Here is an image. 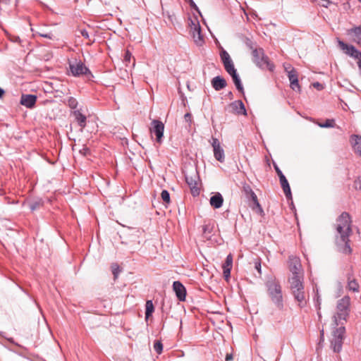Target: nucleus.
I'll return each mask as SVG.
<instances>
[{
  "label": "nucleus",
  "instance_id": "79ce46f5",
  "mask_svg": "<svg viewBox=\"0 0 361 361\" xmlns=\"http://www.w3.org/2000/svg\"><path fill=\"white\" fill-rule=\"evenodd\" d=\"M184 118L185 122L188 123L189 126H190L192 123V114L190 113H186L184 116Z\"/></svg>",
  "mask_w": 361,
  "mask_h": 361
},
{
  "label": "nucleus",
  "instance_id": "20e7f679",
  "mask_svg": "<svg viewBox=\"0 0 361 361\" xmlns=\"http://www.w3.org/2000/svg\"><path fill=\"white\" fill-rule=\"evenodd\" d=\"M350 298L349 296H344L338 300L336 305V313L333 317L334 325L338 326L343 321H347L350 314Z\"/></svg>",
  "mask_w": 361,
  "mask_h": 361
},
{
  "label": "nucleus",
  "instance_id": "9d476101",
  "mask_svg": "<svg viewBox=\"0 0 361 361\" xmlns=\"http://www.w3.org/2000/svg\"><path fill=\"white\" fill-rule=\"evenodd\" d=\"M220 57H221V60L224 64L226 71L229 75H231V74L237 72L236 69L234 67L233 61L230 57V55L224 49H222V50L221 51Z\"/></svg>",
  "mask_w": 361,
  "mask_h": 361
},
{
  "label": "nucleus",
  "instance_id": "49530a36",
  "mask_svg": "<svg viewBox=\"0 0 361 361\" xmlns=\"http://www.w3.org/2000/svg\"><path fill=\"white\" fill-rule=\"evenodd\" d=\"M274 168L278 176L283 173L279 167L276 164H274Z\"/></svg>",
  "mask_w": 361,
  "mask_h": 361
},
{
  "label": "nucleus",
  "instance_id": "de8ad7c7",
  "mask_svg": "<svg viewBox=\"0 0 361 361\" xmlns=\"http://www.w3.org/2000/svg\"><path fill=\"white\" fill-rule=\"evenodd\" d=\"M355 184H359L358 189L361 191V177H358L357 179L355 180Z\"/></svg>",
  "mask_w": 361,
  "mask_h": 361
},
{
  "label": "nucleus",
  "instance_id": "412c9836",
  "mask_svg": "<svg viewBox=\"0 0 361 361\" xmlns=\"http://www.w3.org/2000/svg\"><path fill=\"white\" fill-rule=\"evenodd\" d=\"M71 115L74 117L78 125L81 129L85 128L87 124V117L85 115L82 114L80 110H74L71 112Z\"/></svg>",
  "mask_w": 361,
  "mask_h": 361
},
{
  "label": "nucleus",
  "instance_id": "e433bc0d",
  "mask_svg": "<svg viewBox=\"0 0 361 361\" xmlns=\"http://www.w3.org/2000/svg\"><path fill=\"white\" fill-rule=\"evenodd\" d=\"M42 204L43 203L40 200L32 202L30 204V209H31V211H35L37 209L39 208L41 206H42Z\"/></svg>",
  "mask_w": 361,
  "mask_h": 361
},
{
  "label": "nucleus",
  "instance_id": "f03ea898",
  "mask_svg": "<svg viewBox=\"0 0 361 361\" xmlns=\"http://www.w3.org/2000/svg\"><path fill=\"white\" fill-rule=\"evenodd\" d=\"M265 286L267 294L271 302L279 310L284 308L282 287L280 282L276 278H271L267 281Z\"/></svg>",
  "mask_w": 361,
  "mask_h": 361
},
{
  "label": "nucleus",
  "instance_id": "9b49d317",
  "mask_svg": "<svg viewBox=\"0 0 361 361\" xmlns=\"http://www.w3.org/2000/svg\"><path fill=\"white\" fill-rule=\"evenodd\" d=\"M338 44L339 47L345 51V54L355 59H358L361 57V51L353 45L348 44L341 39H338Z\"/></svg>",
  "mask_w": 361,
  "mask_h": 361
},
{
  "label": "nucleus",
  "instance_id": "09e8293b",
  "mask_svg": "<svg viewBox=\"0 0 361 361\" xmlns=\"http://www.w3.org/2000/svg\"><path fill=\"white\" fill-rule=\"evenodd\" d=\"M40 35L43 37L48 38V39H52V37H53V35L51 33L40 34Z\"/></svg>",
  "mask_w": 361,
  "mask_h": 361
},
{
  "label": "nucleus",
  "instance_id": "5fc2aeb1",
  "mask_svg": "<svg viewBox=\"0 0 361 361\" xmlns=\"http://www.w3.org/2000/svg\"><path fill=\"white\" fill-rule=\"evenodd\" d=\"M313 85H314V87H322V85L318 82L314 83Z\"/></svg>",
  "mask_w": 361,
  "mask_h": 361
},
{
  "label": "nucleus",
  "instance_id": "72a5a7b5",
  "mask_svg": "<svg viewBox=\"0 0 361 361\" xmlns=\"http://www.w3.org/2000/svg\"><path fill=\"white\" fill-rule=\"evenodd\" d=\"M161 197L166 204H169L170 203V194L166 190H162L161 193Z\"/></svg>",
  "mask_w": 361,
  "mask_h": 361
},
{
  "label": "nucleus",
  "instance_id": "473e14b6",
  "mask_svg": "<svg viewBox=\"0 0 361 361\" xmlns=\"http://www.w3.org/2000/svg\"><path fill=\"white\" fill-rule=\"evenodd\" d=\"M244 43L252 51L258 48L257 44L248 37H245Z\"/></svg>",
  "mask_w": 361,
  "mask_h": 361
},
{
  "label": "nucleus",
  "instance_id": "aec40b11",
  "mask_svg": "<svg viewBox=\"0 0 361 361\" xmlns=\"http://www.w3.org/2000/svg\"><path fill=\"white\" fill-rule=\"evenodd\" d=\"M215 228V224L214 221H209L208 222H205L204 225H202V235L204 238L207 240L211 239Z\"/></svg>",
  "mask_w": 361,
  "mask_h": 361
},
{
  "label": "nucleus",
  "instance_id": "f257e3e1",
  "mask_svg": "<svg viewBox=\"0 0 361 361\" xmlns=\"http://www.w3.org/2000/svg\"><path fill=\"white\" fill-rule=\"evenodd\" d=\"M352 220L350 214L343 212L337 218L336 224V245L338 251L345 255H350L352 248L350 245L349 237L352 233Z\"/></svg>",
  "mask_w": 361,
  "mask_h": 361
},
{
  "label": "nucleus",
  "instance_id": "58836bf2",
  "mask_svg": "<svg viewBox=\"0 0 361 361\" xmlns=\"http://www.w3.org/2000/svg\"><path fill=\"white\" fill-rule=\"evenodd\" d=\"M255 269L257 271L259 276L262 274V266H261V262L259 259H256L255 261Z\"/></svg>",
  "mask_w": 361,
  "mask_h": 361
},
{
  "label": "nucleus",
  "instance_id": "a878e982",
  "mask_svg": "<svg viewBox=\"0 0 361 361\" xmlns=\"http://www.w3.org/2000/svg\"><path fill=\"white\" fill-rule=\"evenodd\" d=\"M231 106L233 107V109L235 111H236V112L238 114H243V115H246L247 114L245 105H244V104L243 103V102L241 100H238V101H235V102H233L231 104Z\"/></svg>",
  "mask_w": 361,
  "mask_h": 361
},
{
  "label": "nucleus",
  "instance_id": "dca6fc26",
  "mask_svg": "<svg viewBox=\"0 0 361 361\" xmlns=\"http://www.w3.org/2000/svg\"><path fill=\"white\" fill-rule=\"evenodd\" d=\"M173 290L178 300L185 301L186 297V289L185 286L178 281H176L173 283Z\"/></svg>",
  "mask_w": 361,
  "mask_h": 361
},
{
  "label": "nucleus",
  "instance_id": "b1692460",
  "mask_svg": "<svg viewBox=\"0 0 361 361\" xmlns=\"http://www.w3.org/2000/svg\"><path fill=\"white\" fill-rule=\"evenodd\" d=\"M210 204L215 209L220 208L224 202V198L219 192H216L210 198Z\"/></svg>",
  "mask_w": 361,
  "mask_h": 361
},
{
  "label": "nucleus",
  "instance_id": "8fccbe9b",
  "mask_svg": "<svg viewBox=\"0 0 361 361\" xmlns=\"http://www.w3.org/2000/svg\"><path fill=\"white\" fill-rule=\"evenodd\" d=\"M278 176H279V181H280V182H282V181H283V180H286V176L283 175V173H281V174L279 175Z\"/></svg>",
  "mask_w": 361,
  "mask_h": 361
},
{
  "label": "nucleus",
  "instance_id": "864d4df0",
  "mask_svg": "<svg viewBox=\"0 0 361 361\" xmlns=\"http://www.w3.org/2000/svg\"><path fill=\"white\" fill-rule=\"evenodd\" d=\"M113 274L114 275V277L116 278L117 277V274H118V271H117V269H114L113 270Z\"/></svg>",
  "mask_w": 361,
  "mask_h": 361
},
{
  "label": "nucleus",
  "instance_id": "1a4fd4ad",
  "mask_svg": "<svg viewBox=\"0 0 361 361\" xmlns=\"http://www.w3.org/2000/svg\"><path fill=\"white\" fill-rule=\"evenodd\" d=\"M185 178L187 184L188 185L192 195L195 197L200 194L199 176L197 172L195 171L193 175L185 174Z\"/></svg>",
  "mask_w": 361,
  "mask_h": 361
},
{
  "label": "nucleus",
  "instance_id": "3c124183",
  "mask_svg": "<svg viewBox=\"0 0 361 361\" xmlns=\"http://www.w3.org/2000/svg\"><path fill=\"white\" fill-rule=\"evenodd\" d=\"M233 360V355L231 354H227L226 356V360L229 361Z\"/></svg>",
  "mask_w": 361,
  "mask_h": 361
},
{
  "label": "nucleus",
  "instance_id": "7ed1b4c3",
  "mask_svg": "<svg viewBox=\"0 0 361 361\" xmlns=\"http://www.w3.org/2000/svg\"><path fill=\"white\" fill-rule=\"evenodd\" d=\"M291 294L300 307L306 305V293L303 284V276H291L288 279Z\"/></svg>",
  "mask_w": 361,
  "mask_h": 361
},
{
  "label": "nucleus",
  "instance_id": "6e6d98bb",
  "mask_svg": "<svg viewBox=\"0 0 361 361\" xmlns=\"http://www.w3.org/2000/svg\"><path fill=\"white\" fill-rule=\"evenodd\" d=\"M321 338L322 341L324 340V330H322L321 331Z\"/></svg>",
  "mask_w": 361,
  "mask_h": 361
},
{
  "label": "nucleus",
  "instance_id": "39448f33",
  "mask_svg": "<svg viewBox=\"0 0 361 361\" xmlns=\"http://www.w3.org/2000/svg\"><path fill=\"white\" fill-rule=\"evenodd\" d=\"M252 61L261 69H267L272 72L274 70V65L270 61L269 57L265 54L262 48L255 49L252 51Z\"/></svg>",
  "mask_w": 361,
  "mask_h": 361
},
{
  "label": "nucleus",
  "instance_id": "ea45409f",
  "mask_svg": "<svg viewBox=\"0 0 361 361\" xmlns=\"http://www.w3.org/2000/svg\"><path fill=\"white\" fill-rule=\"evenodd\" d=\"M185 1L189 4V5L190 6V7L192 8H193L194 10H195L200 14L199 8L197 7V6L196 5V4L194 2L193 0H185Z\"/></svg>",
  "mask_w": 361,
  "mask_h": 361
},
{
  "label": "nucleus",
  "instance_id": "a211bd4d",
  "mask_svg": "<svg viewBox=\"0 0 361 361\" xmlns=\"http://www.w3.org/2000/svg\"><path fill=\"white\" fill-rule=\"evenodd\" d=\"M233 266V256L231 254L227 255L224 263L222 265L223 274L226 281H228L231 276V270Z\"/></svg>",
  "mask_w": 361,
  "mask_h": 361
},
{
  "label": "nucleus",
  "instance_id": "a19ab883",
  "mask_svg": "<svg viewBox=\"0 0 361 361\" xmlns=\"http://www.w3.org/2000/svg\"><path fill=\"white\" fill-rule=\"evenodd\" d=\"M131 57H132L131 53L128 50H126L125 55H124V59H123L124 62L126 64L128 63H130Z\"/></svg>",
  "mask_w": 361,
  "mask_h": 361
},
{
  "label": "nucleus",
  "instance_id": "6e6552de",
  "mask_svg": "<svg viewBox=\"0 0 361 361\" xmlns=\"http://www.w3.org/2000/svg\"><path fill=\"white\" fill-rule=\"evenodd\" d=\"M69 68L73 76H80L82 75H87L91 73L88 68L80 60L78 61L76 59L72 61H69Z\"/></svg>",
  "mask_w": 361,
  "mask_h": 361
},
{
  "label": "nucleus",
  "instance_id": "4c0bfd02",
  "mask_svg": "<svg viewBox=\"0 0 361 361\" xmlns=\"http://www.w3.org/2000/svg\"><path fill=\"white\" fill-rule=\"evenodd\" d=\"M321 6L328 8V6L332 3L330 0H312Z\"/></svg>",
  "mask_w": 361,
  "mask_h": 361
},
{
  "label": "nucleus",
  "instance_id": "5701e85b",
  "mask_svg": "<svg viewBox=\"0 0 361 361\" xmlns=\"http://www.w3.org/2000/svg\"><path fill=\"white\" fill-rule=\"evenodd\" d=\"M192 37L197 46H201L204 43V38L201 33V27L200 24H196L195 30L192 31Z\"/></svg>",
  "mask_w": 361,
  "mask_h": 361
},
{
  "label": "nucleus",
  "instance_id": "0eeeda50",
  "mask_svg": "<svg viewBox=\"0 0 361 361\" xmlns=\"http://www.w3.org/2000/svg\"><path fill=\"white\" fill-rule=\"evenodd\" d=\"M243 191L244 192L246 197L251 201L250 203V206L252 207L253 210L257 209V212L259 213L263 212V209L258 202L257 197L255 192L252 190V188L250 185L245 183L243 186Z\"/></svg>",
  "mask_w": 361,
  "mask_h": 361
},
{
  "label": "nucleus",
  "instance_id": "cd10ccee",
  "mask_svg": "<svg viewBox=\"0 0 361 361\" xmlns=\"http://www.w3.org/2000/svg\"><path fill=\"white\" fill-rule=\"evenodd\" d=\"M280 183H281V186L284 192V194H285L286 198L288 200L292 199L290 188V185H289V183L287 180V179L282 182H280Z\"/></svg>",
  "mask_w": 361,
  "mask_h": 361
},
{
  "label": "nucleus",
  "instance_id": "4be33fe9",
  "mask_svg": "<svg viewBox=\"0 0 361 361\" xmlns=\"http://www.w3.org/2000/svg\"><path fill=\"white\" fill-rule=\"evenodd\" d=\"M226 85V80L221 76H216L212 80V85L216 91L224 89Z\"/></svg>",
  "mask_w": 361,
  "mask_h": 361
},
{
  "label": "nucleus",
  "instance_id": "2eb2a0df",
  "mask_svg": "<svg viewBox=\"0 0 361 361\" xmlns=\"http://www.w3.org/2000/svg\"><path fill=\"white\" fill-rule=\"evenodd\" d=\"M288 78L290 81V88L297 92H300V86L298 82V75L295 68H292L290 71H288Z\"/></svg>",
  "mask_w": 361,
  "mask_h": 361
},
{
  "label": "nucleus",
  "instance_id": "2f4dec72",
  "mask_svg": "<svg viewBox=\"0 0 361 361\" xmlns=\"http://www.w3.org/2000/svg\"><path fill=\"white\" fill-rule=\"evenodd\" d=\"M66 105H68L71 109L77 110V107L78 105V102L77 99L73 97H69L66 102Z\"/></svg>",
  "mask_w": 361,
  "mask_h": 361
},
{
  "label": "nucleus",
  "instance_id": "a18cd8bd",
  "mask_svg": "<svg viewBox=\"0 0 361 361\" xmlns=\"http://www.w3.org/2000/svg\"><path fill=\"white\" fill-rule=\"evenodd\" d=\"M10 40L13 42H18V43L20 42V39L18 36H11Z\"/></svg>",
  "mask_w": 361,
  "mask_h": 361
},
{
  "label": "nucleus",
  "instance_id": "423d86ee",
  "mask_svg": "<svg viewBox=\"0 0 361 361\" xmlns=\"http://www.w3.org/2000/svg\"><path fill=\"white\" fill-rule=\"evenodd\" d=\"M345 334V328L343 323L341 324L338 326H335L332 331V338L331 339V348L334 353H340L341 351Z\"/></svg>",
  "mask_w": 361,
  "mask_h": 361
},
{
  "label": "nucleus",
  "instance_id": "7c9ffc66",
  "mask_svg": "<svg viewBox=\"0 0 361 361\" xmlns=\"http://www.w3.org/2000/svg\"><path fill=\"white\" fill-rule=\"evenodd\" d=\"M348 288L353 292H359L360 286L355 279H348Z\"/></svg>",
  "mask_w": 361,
  "mask_h": 361
},
{
  "label": "nucleus",
  "instance_id": "37998d69",
  "mask_svg": "<svg viewBox=\"0 0 361 361\" xmlns=\"http://www.w3.org/2000/svg\"><path fill=\"white\" fill-rule=\"evenodd\" d=\"M196 24H200L199 21L197 18L195 20H190V26L192 31L195 30Z\"/></svg>",
  "mask_w": 361,
  "mask_h": 361
},
{
  "label": "nucleus",
  "instance_id": "ddd939ff",
  "mask_svg": "<svg viewBox=\"0 0 361 361\" xmlns=\"http://www.w3.org/2000/svg\"><path fill=\"white\" fill-rule=\"evenodd\" d=\"M164 125L159 120H154L152 122V128L150 132L154 133L157 137V142L159 143L161 142V139L164 135Z\"/></svg>",
  "mask_w": 361,
  "mask_h": 361
},
{
  "label": "nucleus",
  "instance_id": "f8f14e48",
  "mask_svg": "<svg viewBox=\"0 0 361 361\" xmlns=\"http://www.w3.org/2000/svg\"><path fill=\"white\" fill-rule=\"evenodd\" d=\"M211 144L213 147L215 159L221 163L224 162L225 159L224 151L221 147L219 140L216 137H212Z\"/></svg>",
  "mask_w": 361,
  "mask_h": 361
},
{
  "label": "nucleus",
  "instance_id": "c9c22d12",
  "mask_svg": "<svg viewBox=\"0 0 361 361\" xmlns=\"http://www.w3.org/2000/svg\"><path fill=\"white\" fill-rule=\"evenodd\" d=\"M154 349L157 354L160 355L163 351V344L160 341H155L154 343Z\"/></svg>",
  "mask_w": 361,
  "mask_h": 361
},
{
  "label": "nucleus",
  "instance_id": "c03bdc74",
  "mask_svg": "<svg viewBox=\"0 0 361 361\" xmlns=\"http://www.w3.org/2000/svg\"><path fill=\"white\" fill-rule=\"evenodd\" d=\"M80 34L85 39H88L89 38V33H88L87 30H86L85 29L81 30H80Z\"/></svg>",
  "mask_w": 361,
  "mask_h": 361
},
{
  "label": "nucleus",
  "instance_id": "f704fd0d",
  "mask_svg": "<svg viewBox=\"0 0 361 361\" xmlns=\"http://www.w3.org/2000/svg\"><path fill=\"white\" fill-rule=\"evenodd\" d=\"M334 125L335 121L334 119H326L324 123L319 124L321 128H332Z\"/></svg>",
  "mask_w": 361,
  "mask_h": 361
},
{
  "label": "nucleus",
  "instance_id": "bb28decb",
  "mask_svg": "<svg viewBox=\"0 0 361 361\" xmlns=\"http://www.w3.org/2000/svg\"><path fill=\"white\" fill-rule=\"evenodd\" d=\"M230 75L231 76V78L233 79V81L235 84L236 89L244 96V94H245L244 88L242 85L240 78L238 74L237 73V72H235Z\"/></svg>",
  "mask_w": 361,
  "mask_h": 361
},
{
  "label": "nucleus",
  "instance_id": "c85d7f7f",
  "mask_svg": "<svg viewBox=\"0 0 361 361\" xmlns=\"http://www.w3.org/2000/svg\"><path fill=\"white\" fill-rule=\"evenodd\" d=\"M163 16L165 18V22H169L171 25H175L176 23V16L174 13L169 11H163Z\"/></svg>",
  "mask_w": 361,
  "mask_h": 361
},
{
  "label": "nucleus",
  "instance_id": "f3484780",
  "mask_svg": "<svg viewBox=\"0 0 361 361\" xmlns=\"http://www.w3.org/2000/svg\"><path fill=\"white\" fill-rule=\"evenodd\" d=\"M37 99L36 95L23 94L21 95L20 104L27 108L32 109L35 106Z\"/></svg>",
  "mask_w": 361,
  "mask_h": 361
},
{
  "label": "nucleus",
  "instance_id": "c756f323",
  "mask_svg": "<svg viewBox=\"0 0 361 361\" xmlns=\"http://www.w3.org/2000/svg\"><path fill=\"white\" fill-rule=\"evenodd\" d=\"M154 311V307L152 300H147L145 304V319L152 316Z\"/></svg>",
  "mask_w": 361,
  "mask_h": 361
},
{
  "label": "nucleus",
  "instance_id": "4468645a",
  "mask_svg": "<svg viewBox=\"0 0 361 361\" xmlns=\"http://www.w3.org/2000/svg\"><path fill=\"white\" fill-rule=\"evenodd\" d=\"M289 270L292 273V276H301L300 272L302 269V265L299 257L290 256L288 258Z\"/></svg>",
  "mask_w": 361,
  "mask_h": 361
},
{
  "label": "nucleus",
  "instance_id": "393cba45",
  "mask_svg": "<svg viewBox=\"0 0 361 361\" xmlns=\"http://www.w3.org/2000/svg\"><path fill=\"white\" fill-rule=\"evenodd\" d=\"M348 32L349 35H353L354 42L361 46V25L348 30Z\"/></svg>",
  "mask_w": 361,
  "mask_h": 361
},
{
  "label": "nucleus",
  "instance_id": "603ef678",
  "mask_svg": "<svg viewBox=\"0 0 361 361\" xmlns=\"http://www.w3.org/2000/svg\"><path fill=\"white\" fill-rule=\"evenodd\" d=\"M5 94V91L4 90H3L1 87H0V99H1L4 95Z\"/></svg>",
  "mask_w": 361,
  "mask_h": 361
},
{
  "label": "nucleus",
  "instance_id": "6ab92c4d",
  "mask_svg": "<svg viewBox=\"0 0 361 361\" xmlns=\"http://www.w3.org/2000/svg\"><path fill=\"white\" fill-rule=\"evenodd\" d=\"M350 142L354 152L361 157V135L356 134L351 135Z\"/></svg>",
  "mask_w": 361,
  "mask_h": 361
}]
</instances>
